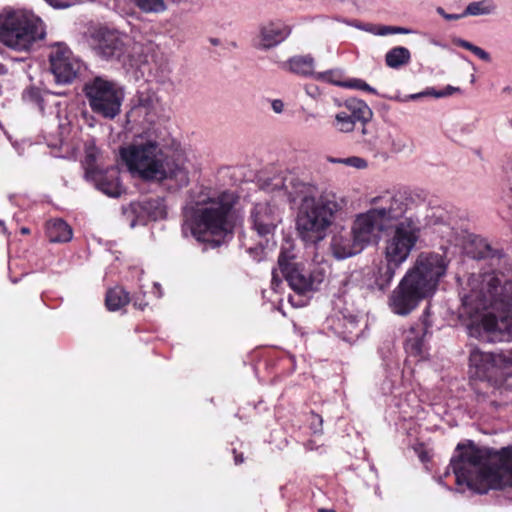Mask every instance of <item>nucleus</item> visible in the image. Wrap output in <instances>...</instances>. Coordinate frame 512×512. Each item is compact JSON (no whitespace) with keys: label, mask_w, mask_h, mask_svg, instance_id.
Returning <instances> with one entry per match:
<instances>
[{"label":"nucleus","mask_w":512,"mask_h":512,"mask_svg":"<svg viewBox=\"0 0 512 512\" xmlns=\"http://www.w3.org/2000/svg\"><path fill=\"white\" fill-rule=\"evenodd\" d=\"M260 188L274 194L279 202L297 205L296 230L300 239L310 245H317L326 238L344 207V200L335 193L319 192L314 185L300 181L289 171L262 180Z\"/></svg>","instance_id":"obj_1"},{"label":"nucleus","mask_w":512,"mask_h":512,"mask_svg":"<svg viewBox=\"0 0 512 512\" xmlns=\"http://www.w3.org/2000/svg\"><path fill=\"white\" fill-rule=\"evenodd\" d=\"M444 476L450 469L455 475L457 491L484 494L490 489L512 487V446L502 448L494 459L485 449L473 444H458Z\"/></svg>","instance_id":"obj_2"},{"label":"nucleus","mask_w":512,"mask_h":512,"mask_svg":"<svg viewBox=\"0 0 512 512\" xmlns=\"http://www.w3.org/2000/svg\"><path fill=\"white\" fill-rule=\"evenodd\" d=\"M460 316L472 319L469 336L482 342L512 341V290H467Z\"/></svg>","instance_id":"obj_3"},{"label":"nucleus","mask_w":512,"mask_h":512,"mask_svg":"<svg viewBox=\"0 0 512 512\" xmlns=\"http://www.w3.org/2000/svg\"><path fill=\"white\" fill-rule=\"evenodd\" d=\"M120 156L128 170L144 180L166 183L170 190H178L189 183L185 161L165 156L155 140L138 136L120 148Z\"/></svg>","instance_id":"obj_4"},{"label":"nucleus","mask_w":512,"mask_h":512,"mask_svg":"<svg viewBox=\"0 0 512 512\" xmlns=\"http://www.w3.org/2000/svg\"><path fill=\"white\" fill-rule=\"evenodd\" d=\"M234 196L223 192L215 198H207L187 205L183 211L182 232L199 242L213 247L221 245L234 229L232 208Z\"/></svg>","instance_id":"obj_5"},{"label":"nucleus","mask_w":512,"mask_h":512,"mask_svg":"<svg viewBox=\"0 0 512 512\" xmlns=\"http://www.w3.org/2000/svg\"><path fill=\"white\" fill-rule=\"evenodd\" d=\"M45 35L43 21L31 11L9 10L0 14V41L11 49L28 51Z\"/></svg>","instance_id":"obj_6"},{"label":"nucleus","mask_w":512,"mask_h":512,"mask_svg":"<svg viewBox=\"0 0 512 512\" xmlns=\"http://www.w3.org/2000/svg\"><path fill=\"white\" fill-rule=\"evenodd\" d=\"M449 262L445 250L441 253L422 252L397 288H437L440 280L446 275Z\"/></svg>","instance_id":"obj_7"},{"label":"nucleus","mask_w":512,"mask_h":512,"mask_svg":"<svg viewBox=\"0 0 512 512\" xmlns=\"http://www.w3.org/2000/svg\"><path fill=\"white\" fill-rule=\"evenodd\" d=\"M83 92L94 113L107 119H114L120 113L124 92L114 81L94 77L85 83Z\"/></svg>","instance_id":"obj_8"},{"label":"nucleus","mask_w":512,"mask_h":512,"mask_svg":"<svg viewBox=\"0 0 512 512\" xmlns=\"http://www.w3.org/2000/svg\"><path fill=\"white\" fill-rule=\"evenodd\" d=\"M422 228L417 217H406L399 222L385 243V259L389 264L399 267L414 249Z\"/></svg>","instance_id":"obj_9"},{"label":"nucleus","mask_w":512,"mask_h":512,"mask_svg":"<svg viewBox=\"0 0 512 512\" xmlns=\"http://www.w3.org/2000/svg\"><path fill=\"white\" fill-rule=\"evenodd\" d=\"M409 202L410 199L405 192L384 191L370 199L369 210L389 230L404 221Z\"/></svg>","instance_id":"obj_10"},{"label":"nucleus","mask_w":512,"mask_h":512,"mask_svg":"<svg viewBox=\"0 0 512 512\" xmlns=\"http://www.w3.org/2000/svg\"><path fill=\"white\" fill-rule=\"evenodd\" d=\"M97 54L103 59L117 61L124 67H132L138 46L132 39L116 30H102L98 34Z\"/></svg>","instance_id":"obj_11"},{"label":"nucleus","mask_w":512,"mask_h":512,"mask_svg":"<svg viewBox=\"0 0 512 512\" xmlns=\"http://www.w3.org/2000/svg\"><path fill=\"white\" fill-rule=\"evenodd\" d=\"M50 70L57 83H71L83 68V62L64 43H55L49 53Z\"/></svg>","instance_id":"obj_12"},{"label":"nucleus","mask_w":512,"mask_h":512,"mask_svg":"<svg viewBox=\"0 0 512 512\" xmlns=\"http://www.w3.org/2000/svg\"><path fill=\"white\" fill-rule=\"evenodd\" d=\"M469 367L473 376L480 380L498 382L506 379L501 352H483L473 347L469 353Z\"/></svg>","instance_id":"obj_13"},{"label":"nucleus","mask_w":512,"mask_h":512,"mask_svg":"<svg viewBox=\"0 0 512 512\" xmlns=\"http://www.w3.org/2000/svg\"><path fill=\"white\" fill-rule=\"evenodd\" d=\"M345 291H339L332 300L336 314L328 319L335 334L345 341L351 342L360 336L359 319L345 306Z\"/></svg>","instance_id":"obj_14"},{"label":"nucleus","mask_w":512,"mask_h":512,"mask_svg":"<svg viewBox=\"0 0 512 512\" xmlns=\"http://www.w3.org/2000/svg\"><path fill=\"white\" fill-rule=\"evenodd\" d=\"M371 117L372 111L363 100L349 98L340 105L332 121V127L340 133H351L358 124L370 121Z\"/></svg>","instance_id":"obj_15"},{"label":"nucleus","mask_w":512,"mask_h":512,"mask_svg":"<svg viewBox=\"0 0 512 512\" xmlns=\"http://www.w3.org/2000/svg\"><path fill=\"white\" fill-rule=\"evenodd\" d=\"M443 234L447 243L461 248L463 253L473 259H484L493 256V250L488 242L480 236L471 234L463 229L445 226Z\"/></svg>","instance_id":"obj_16"},{"label":"nucleus","mask_w":512,"mask_h":512,"mask_svg":"<svg viewBox=\"0 0 512 512\" xmlns=\"http://www.w3.org/2000/svg\"><path fill=\"white\" fill-rule=\"evenodd\" d=\"M123 214L128 218L134 216L130 222V227L133 228L138 224L144 225L149 220L165 219L167 216V206L164 199L160 197L149 198L132 202L128 207L123 208Z\"/></svg>","instance_id":"obj_17"},{"label":"nucleus","mask_w":512,"mask_h":512,"mask_svg":"<svg viewBox=\"0 0 512 512\" xmlns=\"http://www.w3.org/2000/svg\"><path fill=\"white\" fill-rule=\"evenodd\" d=\"M351 229L363 249L378 244L382 233L387 231L369 209L354 217Z\"/></svg>","instance_id":"obj_18"},{"label":"nucleus","mask_w":512,"mask_h":512,"mask_svg":"<svg viewBox=\"0 0 512 512\" xmlns=\"http://www.w3.org/2000/svg\"><path fill=\"white\" fill-rule=\"evenodd\" d=\"M252 227L260 237L273 236L281 222V213L276 203L268 201L257 202L251 210Z\"/></svg>","instance_id":"obj_19"},{"label":"nucleus","mask_w":512,"mask_h":512,"mask_svg":"<svg viewBox=\"0 0 512 512\" xmlns=\"http://www.w3.org/2000/svg\"><path fill=\"white\" fill-rule=\"evenodd\" d=\"M364 249L356 239L351 227L335 226L330 239V251L338 260L361 253Z\"/></svg>","instance_id":"obj_20"},{"label":"nucleus","mask_w":512,"mask_h":512,"mask_svg":"<svg viewBox=\"0 0 512 512\" xmlns=\"http://www.w3.org/2000/svg\"><path fill=\"white\" fill-rule=\"evenodd\" d=\"M292 28L281 20L264 23L259 28V35L254 46L259 50H268L284 42L291 34Z\"/></svg>","instance_id":"obj_21"},{"label":"nucleus","mask_w":512,"mask_h":512,"mask_svg":"<svg viewBox=\"0 0 512 512\" xmlns=\"http://www.w3.org/2000/svg\"><path fill=\"white\" fill-rule=\"evenodd\" d=\"M427 290H392L388 297V307L396 315L407 316L420 302L431 294Z\"/></svg>","instance_id":"obj_22"},{"label":"nucleus","mask_w":512,"mask_h":512,"mask_svg":"<svg viewBox=\"0 0 512 512\" xmlns=\"http://www.w3.org/2000/svg\"><path fill=\"white\" fill-rule=\"evenodd\" d=\"M428 309L423 314L421 323L412 325L406 332L404 349L408 357H413L417 361L426 359L428 355L427 346L425 343V336L428 332L429 325L426 321Z\"/></svg>","instance_id":"obj_23"},{"label":"nucleus","mask_w":512,"mask_h":512,"mask_svg":"<svg viewBox=\"0 0 512 512\" xmlns=\"http://www.w3.org/2000/svg\"><path fill=\"white\" fill-rule=\"evenodd\" d=\"M88 180L92 181L96 188L109 197H119L124 189L119 180V171L111 167L105 172L99 171L96 174L89 171Z\"/></svg>","instance_id":"obj_24"},{"label":"nucleus","mask_w":512,"mask_h":512,"mask_svg":"<svg viewBox=\"0 0 512 512\" xmlns=\"http://www.w3.org/2000/svg\"><path fill=\"white\" fill-rule=\"evenodd\" d=\"M385 370V379L381 389L384 394H395L402 386L405 385L403 372L400 370L399 359L392 353L383 358Z\"/></svg>","instance_id":"obj_25"},{"label":"nucleus","mask_w":512,"mask_h":512,"mask_svg":"<svg viewBox=\"0 0 512 512\" xmlns=\"http://www.w3.org/2000/svg\"><path fill=\"white\" fill-rule=\"evenodd\" d=\"M22 99L26 105L36 109L41 114L52 113L58 102L55 95L36 87H29L23 91Z\"/></svg>","instance_id":"obj_26"},{"label":"nucleus","mask_w":512,"mask_h":512,"mask_svg":"<svg viewBox=\"0 0 512 512\" xmlns=\"http://www.w3.org/2000/svg\"><path fill=\"white\" fill-rule=\"evenodd\" d=\"M285 279L290 288H309L307 286V274L299 264H294L282 269L272 270V284L278 286Z\"/></svg>","instance_id":"obj_27"},{"label":"nucleus","mask_w":512,"mask_h":512,"mask_svg":"<svg viewBox=\"0 0 512 512\" xmlns=\"http://www.w3.org/2000/svg\"><path fill=\"white\" fill-rule=\"evenodd\" d=\"M470 288H507L510 285L506 276L499 271H485L479 274H472L469 278Z\"/></svg>","instance_id":"obj_28"},{"label":"nucleus","mask_w":512,"mask_h":512,"mask_svg":"<svg viewBox=\"0 0 512 512\" xmlns=\"http://www.w3.org/2000/svg\"><path fill=\"white\" fill-rule=\"evenodd\" d=\"M282 69L302 77H313L315 61L311 55H296L282 64Z\"/></svg>","instance_id":"obj_29"},{"label":"nucleus","mask_w":512,"mask_h":512,"mask_svg":"<svg viewBox=\"0 0 512 512\" xmlns=\"http://www.w3.org/2000/svg\"><path fill=\"white\" fill-rule=\"evenodd\" d=\"M424 221L425 226L433 227L434 232L438 233L439 236L445 240L446 236L443 235L444 227H453L447 211L440 206L427 208Z\"/></svg>","instance_id":"obj_30"},{"label":"nucleus","mask_w":512,"mask_h":512,"mask_svg":"<svg viewBox=\"0 0 512 512\" xmlns=\"http://www.w3.org/2000/svg\"><path fill=\"white\" fill-rule=\"evenodd\" d=\"M348 25L353 26L359 30L368 32L375 36H388L393 34H411L412 30L399 27V26H390V25H381V24H372V23H361L358 21L354 22H346Z\"/></svg>","instance_id":"obj_31"},{"label":"nucleus","mask_w":512,"mask_h":512,"mask_svg":"<svg viewBox=\"0 0 512 512\" xmlns=\"http://www.w3.org/2000/svg\"><path fill=\"white\" fill-rule=\"evenodd\" d=\"M411 62V52L404 46H395L385 54V64L391 69H401Z\"/></svg>","instance_id":"obj_32"},{"label":"nucleus","mask_w":512,"mask_h":512,"mask_svg":"<svg viewBox=\"0 0 512 512\" xmlns=\"http://www.w3.org/2000/svg\"><path fill=\"white\" fill-rule=\"evenodd\" d=\"M47 236L51 242H68L72 239L71 227L62 219H55L47 225Z\"/></svg>","instance_id":"obj_33"},{"label":"nucleus","mask_w":512,"mask_h":512,"mask_svg":"<svg viewBox=\"0 0 512 512\" xmlns=\"http://www.w3.org/2000/svg\"><path fill=\"white\" fill-rule=\"evenodd\" d=\"M497 10V5L493 0H480L469 3L463 11L464 17L466 16H486L494 14Z\"/></svg>","instance_id":"obj_34"},{"label":"nucleus","mask_w":512,"mask_h":512,"mask_svg":"<svg viewBox=\"0 0 512 512\" xmlns=\"http://www.w3.org/2000/svg\"><path fill=\"white\" fill-rule=\"evenodd\" d=\"M131 301V296L126 290H107L105 305L109 311H118Z\"/></svg>","instance_id":"obj_35"},{"label":"nucleus","mask_w":512,"mask_h":512,"mask_svg":"<svg viewBox=\"0 0 512 512\" xmlns=\"http://www.w3.org/2000/svg\"><path fill=\"white\" fill-rule=\"evenodd\" d=\"M131 2L140 11L147 14H159L167 9L164 0H131Z\"/></svg>","instance_id":"obj_36"},{"label":"nucleus","mask_w":512,"mask_h":512,"mask_svg":"<svg viewBox=\"0 0 512 512\" xmlns=\"http://www.w3.org/2000/svg\"><path fill=\"white\" fill-rule=\"evenodd\" d=\"M395 268L393 264H387L383 267H380L375 279V285L377 288H386L392 283V280L395 275Z\"/></svg>","instance_id":"obj_37"},{"label":"nucleus","mask_w":512,"mask_h":512,"mask_svg":"<svg viewBox=\"0 0 512 512\" xmlns=\"http://www.w3.org/2000/svg\"><path fill=\"white\" fill-rule=\"evenodd\" d=\"M99 151L94 145H87L85 149V158H84V167H85V176L89 178V171H93L95 174L100 170L96 166V160L98 157Z\"/></svg>","instance_id":"obj_38"},{"label":"nucleus","mask_w":512,"mask_h":512,"mask_svg":"<svg viewBox=\"0 0 512 512\" xmlns=\"http://www.w3.org/2000/svg\"><path fill=\"white\" fill-rule=\"evenodd\" d=\"M312 291L313 290H292V292L287 295V300L294 308L304 307L309 303L312 297Z\"/></svg>","instance_id":"obj_39"},{"label":"nucleus","mask_w":512,"mask_h":512,"mask_svg":"<svg viewBox=\"0 0 512 512\" xmlns=\"http://www.w3.org/2000/svg\"><path fill=\"white\" fill-rule=\"evenodd\" d=\"M327 277V269L323 266H315L307 275V286L309 288H316L324 283Z\"/></svg>","instance_id":"obj_40"},{"label":"nucleus","mask_w":512,"mask_h":512,"mask_svg":"<svg viewBox=\"0 0 512 512\" xmlns=\"http://www.w3.org/2000/svg\"><path fill=\"white\" fill-rule=\"evenodd\" d=\"M454 44L471 51L473 54H475L478 58H480L483 61L489 62L491 59L489 53H487L485 50L472 44L469 41H466L461 38H457L454 40Z\"/></svg>","instance_id":"obj_41"},{"label":"nucleus","mask_w":512,"mask_h":512,"mask_svg":"<svg viewBox=\"0 0 512 512\" xmlns=\"http://www.w3.org/2000/svg\"><path fill=\"white\" fill-rule=\"evenodd\" d=\"M295 257L296 256L292 244L289 243L287 247L283 246L278 257V267L276 269H282L296 264L295 262H293Z\"/></svg>","instance_id":"obj_42"},{"label":"nucleus","mask_w":512,"mask_h":512,"mask_svg":"<svg viewBox=\"0 0 512 512\" xmlns=\"http://www.w3.org/2000/svg\"><path fill=\"white\" fill-rule=\"evenodd\" d=\"M340 78H341V74L338 70H328L325 72H316V74L314 75V79H316V80L327 82V83H332L334 85L343 87L344 82H342L340 80Z\"/></svg>","instance_id":"obj_43"},{"label":"nucleus","mask_w":512,"mask_h":512,"mask_svg":"<svg viewBox=\"0 0 512 512\" xmlns=\"http://www.w3.org/2000/svg\"><path fill=\"white\" fill-rule=\"evenodd\" d=\"M458 91H460V89L458 87L447 85L442 90H437L434 87H428L422 91V94L424 95V97L431 96V97H435V98H444V97L451 96L452 94H454Z\"/></svg>","instance_id":"obj_44"},{"label":"nucleus","mask_w":512,"mask_h":512,"mask_svg":"<svg viewBox=\"0 0 512 512\" xmlns=\"http://www.w3.org/2000/svg\"><path fill=\"white\" fill-rule=\"evenodd\" d=\"M361 125V136L359 137L361 141L369 144L372 147H378L379 142L377 137L373 133L372 126L370 125L369 121L365 122Z\"/></svg>","instance_id":"obj_45"},{"label":"nucleus","mask_w":512,"mask_h":512,"mask_svg":"<svg viewBox=\"0 0 512 512\" xmlns=\"http://www.w3.org/2000/svg\"><path fill=\"white\" fill-rule=\"evenodd\" d=\"M347 88H354L362 91H367L372 94H376L377 91L375 88L371 87L369 84H367L365 81L361 79H351L349 81L344 82V86Z\"/></svg>","instance_id":"obj_46"},{"label":"nucleus","mask_w":512,"mask_h":512,"mask_svg":"<svg viewBox=\"0 0 512 512\" xmlns=\"http://www.w3.org/2000/svg\"><path fill=\"white\" fill-rule=\"evenodd\" d=\"M503 364H504V375L507 377L512 376V348L507 351H501Z\"/></svg>","instance_id":"obj_47"},{"label":"nucleus","mask_w":512,"mask_h":512,"mask_svg":"<svg viewBox=\"0 0 512 512\" xmlns=\"http://www.w3.org/2000/svg\"><path fill=\"white\" fill-rule=\"evenodd\" d=\"M343 164L357 169H363L367 167L366 160L357 156L343 158Z\"/></svg>","instance_id":"obj_48"},{"label":"nucleus","mask_w":512,"mask_h":512,"mask_svg":"<svg viewBox=\"0 0 512 512\" xmlns=\"http://www.w3.org/2000/svg\"><path fill=\"white\" fill-rule=\"evenodd\" d=\"M146 293L143 290H137V292L131 297V301H133V305L136 308L143 310L147 306V302H145L141 297H145Z\"/></svg>","instance_id":"obj_49"},{"label":"nucleus","mask_w":512,"mask_h":512,"mask_svg":"<svg viewBox=\"0 0 512 512\" xmlns=\"http://www.w3.org/2000/svg\"><path fill=\"white\" fill-rule=\"evenodd\" d=\"M49 5L57 9H65L75 4L77 0H45Z\"/></svg>","instance_id":"obj_50"},{"label":"nucleus","mask_w":512,"mask_h":512,"mask_svg":"<svg viewBox=\"0 0 512 512\" xmlns=\"http://www.w3.org/2000/svg\"><path fill=\"white\" fill-rule=\"evenodd\" d=\"M406 141L402 137L392 139V150L394 152H401L406 148Z\"/></svg>","instance_id":"obj_51"},{"label":"nucleus","mask_w":512,"mask_h":512,"mask_svg":"<svg viewBox=\"0 0 512 512\" xmlns=\"http://www.w3.org/2000/svg\"><path fill=\"white\" fill-rule=\"evenodd\" d=\"M437 12H438V13H439L443 18H445L446 20H449V21H451V20H459V19H461V18H463V17H464L463 13H462V14H448V13H446V12L444 11V9H443V8H441V7H439V8L437 9Z\"/></svg>","instance_id":"obj_52"},{"label":"nucleus","mask_w":512,"mask_h":512,"mask_svg":"<svg viewBox=\"0 0 512 512\" xmlns=\"http://www.w3.org/2000/svg\"><path fill=\"white\" fill-rule=\"evenodd\" d=\"M305 91H306L307 95H309L310 97H312L314 99L320 95V91H319L318 87H316L315 85H306Z\"/></svg>","instance_id":"obj_53"},{"label":"nucleus","mask_w":512,"mask_h":512,"mask_svg":"<svg viewBox=\"0 0 512 512\" xmlns=\"http://www.w3.org/2000/svg\"><path fill=\"white\" fill-rule=\"evenodd\" d=\"M272 109L275 113L280 114L284 110V103L280 99H275L271 103Z\"/></svg>","instance_id":"obj_54"},{"label":"nucleus","mask_w":512,"mask_h":512,"mask_svg":"<svg viewBox=\"0 0 512 512\" xmlns=\"http://www.w3.org/2000/svg\"><path fill=\"white\" fill-rule=\"evenodd\" d=\"M422 97H424V95L422 94V91H421L419 93H414V94L407 95L406 98L404 99V101L417 100V99H420Z\"/></svg>","instance_id":"obj_55"},{"label":"nucleus","mask_w":512,"mask_h":512,"mask_svg":"<svg viewBox=\"0 0 512 512\" xmlns=\"http://www.w3.org/2000/svg\"><path fill=\"white\" fill-rule=\"evenodd\" d=\"M234 461H235V464L243 463V461H244L243 455L242 454H239V455L235 454Z\"/></svg>","instance_id":"obj_56"},{"label":"nucleus","mask_w":512,"mask_h":512,"mask_svg":"<svg viewBox=\"0 0 512 512\" xmlns=\"http://www.w3.org/2000/svg\"><path fill=\"white\" fill-rule=\"evenodd\" d=\"M328 161L331 162V163H339V164H343V158H328Z\"/></svg>","instance_id":"obj_57"},{"label":"nucleus","mask_w":512,"mask_h":512,"mask_svg":"<svg viewBox=\"0 0 512 512\" xmlns=\"http://www.w3.org/2000/svg\"><path fill=\"white\" fill-rule=\"evenodd\" d=\"M6 73H7L6 67L2 63H0V75H4Z\"/></svg>","instance_id":"obj_58"},{"label":"nucleus","mask_w":512,"mask_h":512,"mask_svg":"<svg viewBox=\"0 0 512 512\" xmlns=\"http://www.w3.org/2000/svg\"><path fill=\"white\" fill-rule=\"evenodd\" d=\"M21 233H23V234H28V233H29V229H28V228L23 227V228L21 229Z\"/></svg>","instance_id":"obj_59"},{"label":"nucleus","mask_w":512,"mask_h":512,"mask_svg":"<svg viewBox=\"0 0 512 512\" xmlns=\"http://www.w3.org/2000/svg\"><path fill=\"white\" fill-rule=\"evenodd\" d=\"M319 512H335V511L329 510V509H319Z\"/></svg>","instance_id":"obj_60"},{"label":"nucleus","mask_w":512,"mask_h":512,"mask_svg":"<svg viewBox=\"0 0 512 512\" xmlns=\"http://www.w3.org/2000/svg\"><path fill=\"white\" fill-rule=\"evenodd\" d=\"M269 291H270L272 294H274V295H277V294H278V292H279V290H275V289H272V290H269Z\"/></svg>","instance_id":"obj_61"},{"label":"nucleus","mask_w":512,"mask_h":512,"mask_svg":"<svg viewBox=\"0 0 512 512\" xmlns=\"http://www.w3.org/2000/svg\"><path fill=\"white\" fill-rule=\"evenodd\" d=\"M211 42H212V44H214V45H217V44H218V40H217V39H213Z\"/></svg>","instance_id":"obj_62"},{"label":"nucleus","mask_w":512,"mask_h":512,"mask_svg":"<svg viewBox=\"0 0 512 512\" xmlns=\"http://www.w3.org/2000/svg\"><path fill=\"white\" fill-rule=\"evenodd\" d=\"M41 297H42V301H43V302H46V298H47V296H46V295H42Z\"/></svg>","instance_id":"obj_63"},{"label":"nucleus","mask_w":512,"mask_h":512,"mask_svg":"<svg viewBox=\"0 0 512 512\" xmlns=\"http://www.w3.org/2000/svg\"><path fill=\"white\" fill-rule=\"evenodd\" d=\"M438 482H439L440 484H442V483H443V478H442V477H440V478H439V480H438Z\"/></svg>","instance_id":"obj_64"}]
</instances>
